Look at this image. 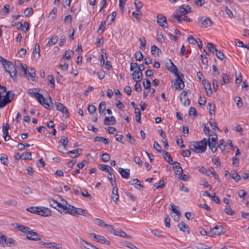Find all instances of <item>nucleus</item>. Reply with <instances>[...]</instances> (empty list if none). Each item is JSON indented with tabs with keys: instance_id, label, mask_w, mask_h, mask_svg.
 <instances>
[{
	"instance_id": "46",
	"label": "nucleus",
	"mask_w": 249,
	"mask_h": 249,
	"mask_svg": "<svg viewBox=\"0 0 249 249\" xmlns=\"http://www.w3.org/2000/svg\"><path fill=\"white\" fill-rule=\"evenodd\" d=\"M32 153L31 152H26L21 154V159L24 160H32Z\"/></svg>"
},
{
	"instance_id": "40",
	"label": "nucleus",
	"mask_w": 249,
	"mask_h": 249,
	"mask_svg": "<svg viewBox=\"0 0 249 249\" xmlns=\"http://www.w3.org/2000/svg\"><path fill=\"white\" fill-rule=\"evenodd\" d=\"M94 142H103L105 144H108V141L107 139L105 138H103L102 137L100 136H96L94 139Z\"/></svg>"
},
{
	"instance_id": "49",
	"label": "nucleus",
	"mask_w": 249,
	"mask_h": 249,
	"mask_svg": "<svg viewBox=\"0 0 249 249\" xmlns=\"http://www.w3.org/2000/svg\"><path fill=\"white\" fill-rule=\"evenodd\" d=\"M135 58L137 61H141L143 59V56L141 52H137L135 53Z\"/></svg>"
},
{
	"instance_id": "11",
	"label": "nucleus",
	"mask_w": 249,
	"mask_h": 249,
	"mask_svg": "<svg viewBox=\"0 0 249 249\" xmlns=\"http://www.w3.org/2000/svg\"><path fill=\"white\" fill-rule=\"evenodd\" d=\"M55 106L57 110L61 111L63 114H65V118L69 117V113L67 108L62 103H56Z\"/></svg>"
},
{
	"instance_id": "47",
	"label": "nucleus",
	"mask_w": 249,
	"mask_h": 249,
	"mask_svg": "<svg viewBox=\"0 0 249 249\" xmlns=\"http://www.w3.org/2000/svg\"><path fill=\"white\" fill-rule=\"evenodd\" d=\"M156 189L163 188L165 186V183L163 180L161 179L158 182L155 184Z\"/></svg>"
},
{
	"instance_id": "55",
	"label": "nucleus",
	"mask_w": 249,
	"mask_h": 249,
	"mask_svg": "<svg viewBox=\"0 0 249 249\" xmlns=\"http://www.w3.org/2000/svg\"><path fill=\"white\" fill-rule=\"evenodd\" d=\"M101 157V160L104 162H107L110 160V156L108 154L104 153Z\"/></svg>"
},
{
	"instance_id": "17",
	"label": "nucleus",
	"mask_w": 249,
	"mask_h": 249,
	"mask_svg": "<svg viewBox=\"0 0 249 249\" xmlns=\"http://www.w3.org/2000/svg\"><path fill=\"white\" fill-rule=\"evenodd\" d=\"M10 128V126L7 123H3L2 124V132L4 135L3 136L4 139L5 141L9 140L10 137L9 135L8 130Z\"/></svg>"
},
{
	"instance_id": "29",
	"label": "nucleus",
	"mask_w": 249,
	"mask_h": 249,
	"mask_svg": "<svg viewBox=\"0 0 249 249\" xmlns=\"http://www.w3.org/2000/svg\"><path fill=\"white\" fill-rule=\"evenodd\" d=\"M16 228L18 229V231L24 233H26V234L27 233H28L30 229V228L27 226L22 225H19L18 224H17Z\"/></svg>"
},
{
	"instance_id": "36",
	"label": "nucleus",
	"mask_w": 249,
	"mask_h": 249,
	"mask_svg": "<svg viewBox=\"0 0 249 249\" xmlns=\"http://www.w3.org/2000/svg\"><path fill=\"white\" fill-rule=\"evenodd\" d=\"M178 227L180 230L183 231H185L187 229V233H189V230L188 226L183 222H181L178 224Z\"/></svg>"
},
{
	"instance_id": "60",
	"label": "nucleus",
	"mask_w": 249,
	"mask_h": 249,
	"mask_svg": "<svg viewBox=\"0 0 249 249\" xmlns=\"http://www.w3.org/2000/svg\"><path fill=\"white\" fill-rule=\"evenodd\" d=\"M231 177L236 182L238 181L240 179V175H239L235 171H233V173L232 174Z\"/></svg>"
},
{
	"instance_id": "1",
	"label": "nucleus",
	"mask_w": 249,
	"mask_h": 249,
	"mask_svg": "<svg viewBox=\"0 0 249 249\" xmlns=\"http://www.w3.org/2000/svg\"><path fill=\"white\" fill-rule=\"evenodd\" d=\"M66 204V210L64 214H70L73 216L82 215L87 216L89 214L87 210L80 208H76L72 205L69 204L66 201H65Z\"/></svg>"
},
{
	"instance_id": "54",
	"label": "nucleus",
	"mask_w": 249,
	"mask_h": 249,
	"mask_svg": "<svg viewBox=\"0 0 249 249\" xmlns=\"http://www.w3.org/2000/svg\"><path fill=\"white\" fill-rule=\"evenodd\" d=\"M22 63L19 60H17L15 62V64L14 65L13 71H17V70H18L20 67H21Z\"/></svg>"
},
{
	"instance_id": "57",
	"label": "nucleus",
	"mask_w": 249,
	"mask_h": 249,
	"mask_svg": "<svg viewBox=\"0 0 249 249\" xmlns=\"http://www.w3.org/2000/svg\"><path fill=\"white\" fill-rule=\"evenodd\" d=\"M154 148L159 152L162 153V151L161 150V146L158 143V142L155 141L154 143Z\"/></svg>"
},
{
	"instance_id": "31",
	"label": "nucleus",
	"mask_w": 249,
	"mask_h": 249,
	"mask_svg": "<svg viewBox=\"0 0 249 249\" xmlns=\"http://www.w3.org/2000/svg\"><path fill=\"white\" fill-rule=\"evenodd\" d=\"M37 101L45 108L47 109L49 108L50 104L48 103L47 99L44 97L43 96L42 98H39V100Z\"/></svg>"
},
{
	"instance_id": "41",
	"label": "nucleus",
	"mask_w": 249,
	"mask_h": 249,
	"mask_svg": "<svg viewBox=\"0 0 249 249\" xmlns=\"http://www.w3.org/2000/svg\"><path fill=\"white\" fill-rule=\"evenodd\" d=\"M39 207H30L27 208L26 210L31 213L38 214Z\"/></svg>"
},
{
	"instance_id": "5",
	"label": "nucleus",
	"mask_w": 249,
	"mask_h": 249,
	"mask_svg": "<svg viewBox=\"0 0 249 249\" xmlns=\"http://www.w3.org/2000/svg\"><path fill=\"white\" fill-rule=\"evenodd\" d=\"M207 144L212 152L215 153L217 151L218 147L217 136L216 135L215 137L212 138L209 137L207 141Z\"/></svg>"
},
{
	"instance_id": "19",
	"label": "nucleus",
	"mask_w": 249,
	"mask_h": 249,
	"mask_svg": "<svg viewBox=\"0 0 249 249\" xmlns=\"http://www.w3.org/2000/svg\"><path fill=\"white\" fill-rule=\"evenodd\" d=\"M169 20L173 22L180 23L182 21V17L178 15V14L175 11L174 14L170 17Z\"/></svg>"
},
{
	"instance_id": "45",
	"label": "nucleus",
	"mask_w": 249,
	"mask_h": 249,
	"mask_svg": "<svg viewBox=\"0 0 249 249\" xmlns=\"http://www.w3.org/2000/svg\"><path fill=\"white\" fill-rule=\"evenodd\" d=\"M222 79L220 81V83L222 85L229 83V78L228 75L226 73H222Z\"/></svg>"
},
{
	"instance_id": "7",
	"label": "nucleus",
	"mask_w": 249,
	"mask_h": 249,
	"mask_svg": "<svg viewBox=\"0 0 249 249\" xmlns=\"http://www.w3.org/2000/svg\"><path fill=\"white\" fill-rule=\"evenodd\" d=\"M204 51L208 54L210 52L214 53V52L216 53V55L218 58L219 59L223 60L225 58L224 53L221 51H218L216 49V48H204Z\"/></svg>"
},
{
	"instance_id": "6",
	"label": "nucleus",
	"mask_w": 249,
	"mask_h": 249,
	"mask_svg": "<svg viewBox=\"0 0 249 249\" xmlns=\"http://www.w3.org/2000/svg\"><path fill=\"white\" fill-rule=\"evenodd\" d=\"M175 75L177 77L176 79V82L175 83V87L176 89H182L185 86L184 82L183 81V79L184 77L183 74L180 72L179 73H178L177 75Z\"/></svg>"
},
{
	"instance_id": "28",
	"label": "nucleus",
	"mask_w": 249,
	"mask_h": 249,
	"mask_svg": "<svg viewBox=\"0 0 249 249\" xmlns=\"http://www.w3.org/2000/svg\"><path fill=\"white\" fill-rule=\"evenodd\" d=\"M162 154L163 156V158H164V160H166V161L168 163H169L170 164L173 163L174 162L173 160V159L171 157V156L170 155L169 153L168 152H166L165 151H162Z\"/></svg>"
},
{
	"instance_id": "64",
	"label": "nucleus",
	"mask_w": 249,
	"mask_h": 249,
	"mask_svg": "<svg viewBox=\"0 0 249 249\" xmlns=\"http://www.w3.org/2000/svg\"><path fill=\"white\" fill-rule=\"evenodd\" d=\"M206 100L205 97L200 96L198 100V103L200 106L205 105Z\"/></svg>"
},
{
	"instance_id": "51",
	"label": "nucleus",
	"mask_w": 249,
	"mask_h": 249,
	"mask_svg": "<svg viewBox=\"0 0 249 249\" xmlns=\"http://www.w3.org/2000/svg\"><path fill=\"white\" fill-rule=\"evenodd\" d=\"M135 113L136 116L137 122L139 123H140L141 113L139 108H136L135 110Z\"/></svg>"
},
{
	"instance_id": "39",
	"label": "nucleus",
	"mask_w": 249,
	"mask_h": 249,
	"mask_svg": "<svg viewBox=\"0 0 249 249\" xmlns=\"http://www.w3.org/2000/svg\"><path fill=\"white\" fill-rule=\"evenodd\" d=\"M40 48H34L33 51V57L36 60H38L40 57Z\"/></svg>"
},
{
	"instance_id": "8",
	"label": "nucleus",
	"mask_w": 249,
	"mask_h": 249,
	"mask_svg": "<svg viewBox=\"0 0 249 249\" xmlns=\"http://www.w3.org/2000/svg\"><path fill=\"white\" fill-rule=\"evenodd\" d=\"M176 12L182 17V16H184L191 12V7L188 5L185 6H184V5H181Z\"/></svg>"
},
{
	"instance_id": "43",
	"label": "nucleus",
	"mask_w": 249,
	"mask_h": 249,
	"mask_svg": "<svg viewBox=\"0 0 249 249\" xmlns=\"http://www.w3.org/2000/svg\"><path fill=\"white\" fill-rule=\"evenodd\" d=\"M16 244V241L12 238H6V241L5 243L4 246L7 245L8 247H11L12 245H15Z\"/></svg>"
},
{
	"instance_id": "33",
	"label": "nucleus",
	"mask_w": 249,
	"mask_h": 249,
	"mask_svg": "<svg viewBox=\"0 0 249 249\" xmlns=\"http://www.w3.org/2000/svg\"><path fill=\"white\" fill-rule=\"evenodd\" d=\"M106 108V105L105 102H102L100 103L99 106V112L101 115H105L106 114L105 110Z\"/></svg>"
},
{
	"instance_id": "44",
	"label": "nucleus",
	"mask_w": 249,
	"mask_h": 249,
	"mask_svg": "<svg viewBox=\"0 0 249 249\" xmlns=\"http://www.w3.org/2000/svg\"><path fill=\"white\" fill-rule=\"evenodd\" d=\"M0 160L2 164L5 165H8V159L7 155L6 154H3L0 158Z\"/></svg>"
},
{
	"instance_id": "27",
	"label": "nucleus",
	"mask_w": 249,
	"mask_h": 249,
	"mask_svg": "<svg viewBox=\"0 0 249 249\" xmlns=\"http://www.w3.org/2000/svg\"><path fill=\"white\" fill-rule=\"evenodd\" d=\"M159 132L160 136L162 138V142L164 144V148L167 149L169 148V145L167 140L165 139V134L164 133L163 130L161 129H160L159 130Z\"/></svg>"
},
{
	"instance_id": "20",
	"label": "nucleus",
	"mask_w": 249,
	"mask_h": 249,
	"mask_svg": "<svg viewBox=\"0 0 249 249\" xmlns=\"http://www.w3.org/2000/svg\"><path fill=\"white\" fill-rule=\"evenodd\" d=\"M43 245L46 248L50 249H61L62 246L54 242H43Z\"/></svg>"
},
{
	"instance_id": "16",
	"label": "nucleus",
	"mask_w": 249,
	"mask_h": 249,
	"mask_svg": "<svg viewBox=\"0 0 249 249\" xmlns=\"http://www.w3.org/2000/svg\"><path fill=\"white\" fill-rule=\"evenodd\" d=\"M157 23L162 27H167L166 17L161 14L158 15Z\"/></svg>"
},
{
	"instance_id": "58",
	"label": "nucleus",
	"mask_w": 249,
	"mask_h": 249,
	"mask_svg": "<svg viewBox=\"0 0 249 249\" xmlns=\"http://www.w3.org/2000/svg\"><path fill=\"white\" fill-rule=\"evenodd\" d=\"M124 245L131 249H139L137 247L134 246L133 244L127 241H125V242L124 243Z\"/></svg>"
},
{
	"instance_id": "59",
	"label": "nucleus",
	"mask_w": 249,
	"mask_h": 249,
	"mask_svg": "<svg viewBox=\"0 0 249 249\" xmlns=\"http://www.w3.org/2000/svg\"><path fill=\"white\" fill-rule=\"evenodd\" d=\"M88 110L89 114H92L96 111V107L94 105L89 106Z\"/></svg>"
},
{
	"instance_id": "22",
	"label": "nucleus",
	"mask_w": 249,
	"mask_h": 249,
	"mask_svg": "<svg viewBox=\"0 0 249 249\" xmlns=\"http://www.w3.org/2000/svg\"><path fill=\"white\" fill-rule=\"evenodd\" d=\"M51 212L48 208L45 207H39L38 215L42 216H48L51 215Z\"/></svg>"
},
{
	"instance_id": "4",
	"label": "nucleus",
	"mask_w": 249,
	"mask_h": 249,
	"mask_svg": "<svg viewBox=\"0 0 249 249\" xmlns=\"http://www.w3.org/2000/svg\"><path fill=\"white\" fill-rule=\"evenodd\" d=\"M3 66L5 71L10 74L11 77L13 80L16 81L17 80V71H13L14 65L12 62L7 60L6 63L3 64Z\"/></svg>"
},
{
	"instance_id": "56",
	"label": "nucleus",
	"mask_w": 249,
	"mask_h": 249,
	"mask_svg": "<svg viewBox=\"0 0 249 249\" xmlns=\"http://www.w3.org/2000/svg\"><path fill=\"white\" fill-rule=\"evenodd\" d=\"M80 194L84 197L88 198H91V196L89 194L88 191L86 189L83 190V191H81L80 192Z\"/></svg>"
},
{
	"instance_id": "10",
	"label": "nucleus",
	"mask_w": 249,
	"mask_h": 249,
	"mask_svg": "<svg viewBox=\"0 0 249 249\" xmlns=\"http://www.w3.org/2000/svg\"><path fill=\"white\" fill-rule=\"evenodd\" d=\"M26 237L28 240L32 241H39L41 240L37 232L32 230L31 229L29 230L28 233H27Z\"/></svg>"
},
{
	"instance_id": "61",
	"label": "nucleus",
	"mask_w": 249,
	"mask_h": 249,
	"mask_svg": "<svg viewBox=\"0 0 249 249\" xmlns=\"http://www.w3.org/2000/svg\"><path fill=\"white\" fill-rule=\"evenodd\" d=\"M60 142L62 143L63 146L66 147L69 141L66 137L62 136L60 139Z\"/></svg>"
},
{
	"instance_id": "52",
	"label": "nucleus",
	"mask_w": 249,
	"mask_h": 249,
	"mask_svg": "<svg viewBox=\"0 0 249 249\" xmlns=\"http://www.w3.org/2000/svg\"><path fill=\"white\" fill-rule=\"evenodd\" d=\"M134 4L137 11H139L143 5L142 3L139 0H135Z\"/></svg>"
},
{
	"instance_id": "12",
	"label": "nucleus",
	"mask_w": 249,
	"mask_h": 249,
	"mask_svg": "<svg viewBox=\"0 0 249 249\" xmlns=\"http://www.w3.org/2000/svg\"><path fill=\"white\" fill-rule=\"evenodd\" d=\"M166 68L170 71L174 73L175 75L180 73L178 72L177 67L171 60H169V62L166 63Z\"/></svg>"
},
{
	"instance_id": "26",
	"label": "nucleus",
	"mask_w": 249,
	"mask_h": 249,
	"mask_svg": "<svg viewBox=\"0 0 249 249\" xmlns=\"http://www.w3.org/2000/svg\"><path fill=\"white\" fill-rule=\"evenodd\" d=\"M116 122L115 118L113 116L110 117H106L104 121V124L105 125H109L114 124Z\"/></svg>"
},
{
	"instance_id": "53",
	"label": "nucleus",
	"mask_w": 249,
	"mask_h": 249,
	"mask_svg": "<svg viewBox=\"0 0 249 249\" xmlns=\"http://www.w3.org/2000/svg\"><path fill=\"white\" fill-rule=\"evenodd\" d=\"M28 76L31 78H33L36 76V71L34 68H30L28 73Z\"/></svg>"
},
{
	"instance_id": "35",
	"label": "nucleus",
	"mask_w": 249,
	"mask_h": 249,
	"mask_svg": "<svg viewBox=\"0 0 249 249\" xmlns=\"http://www.w3.org/2000/svg\"><path fill=\"white\" fill-rule=\"evenodd\" d=\"M74 54V52L72 50H69L65 52L62 58H61V61L64 59V58L68 59L71 58V56H73Z\"/></svg>"
},
{
	"instance_id": "63",
	"label": "nucleus",
	"mask_w": 249,
	"mask_h": 249,
	"mask_svg": "<svg viewBox=\"0 0 249 249\" xmlns=\"http://www.w3.org/2000/svg\"><path fill=\"white\" fill-rule=\"evenodd\" d=\"M72 21V17L71 15H67L65 16L64 20V23L65 24H68L69 23H71Z\"/></svg>"
},
{
	"instance_id": "37",
	"label": "nucleus",
	"mask_w": 249,
	"mask_h": 249,
	"mask_svg": "<svg viewBox=\"0 0 249 249\" xmlns=\"http://www.w3.org/2000/svg\"><path fill=\"white\" fill-rule=\"evenodd\" d=\"M107 58V51L105 49L102 50V54L100 58V64L101 66H103L105 65V60Z\"/></svg>"
},
{
	"instance_id": "2",
	"label": "nucleus",
	"mask_w": 249,
	"mask_h": 249,
	"mask_svg": "<svg viewBox=\"0 0 249 249\" xmlns=\"http://www.w3.org/2000/svg\"><path fill=\"white\" fill-rule=\"evenodd\" d=\"M190 150L196 153H203L207 149V140L203 138L199 142H193L190 143Z\"/></svg>"
},
{
	"instance_id": "62",
	"label": "nucleus",
	"mask_w": 249,
	"mask_h": 249,
	"mask_svg": "<svg viewBox=\"0 0 249 249\" xmlns=\"http://www.w3.org/2000/svg\"><path fill=\"white\" fill-rule=\"evenodd\" d=\"M224 212L229 215H232L234 214V211L232 210L230 207H226Z\"/></svg>"
},
{
	"instance_id": "9",
	"label": "nucleus",
	"mask_w": 249,
	"mask_h": 249,
	"mask_svg": "<svg viewBox=\"0 0 249 249\" xmlns=\"http://www.w3.org/2000/svg\"><path fill=\"white\" fill-rule=\"evenodd\" d=\"M223 233V227L222 226H216L208 232V236H213V234L220 235Z\"/></svg>"
},
{
	"instance_id": "38",
	"label": "nucleus",
	"mask_w": 249,
	"mask_h": 249,
	"mask_svg": "<svg viewBox=\"0 0 249 249\" xmlns=\"http://www.w3.org/2000/svg\"><path fill=\"white\" fill-rule=\"evenodd\" d=\"M58 39V36L55 35H53L52 36V37L48 41L47 45H49V46L54 45L57 42Z\"/></svg>"
},
{
	"instance_id": "50",
	"label": "nucleus",
	"mask_w": 249,
	"mask_h": 249,
	"mask_svg": "<svg viewBox=\"0 0 249 249\" xmlns=\"http://www.w3.org/2000/svg\"><path fill=\"white\" fill-rule=\"evenodd\" d=\"M108 174L109 175V176L108 177V179L111 182V185L113 186L114 184L113 183V182H116L115 176L114 174H112L110 171L109 172V173H108Z\"/></svg>"
},
{
	"instance_id": "21",
	"label": "nucleus",
	"mask_w": 249,
	"mask_h": 249,
	"mask_svg": "<svg viewBox=\"0 0 249 249\" xmlns=\"http://www.w3.org/2000/svg\"><path fill=\"white\" fill-rule=\"evenodd\" d=\"M36 89H30L28 90V93L30 94L32 97H34L37 100H39V98H42V95L40 93H39L37 92H36Z\"/></svg>"
},
{
	"instance_id": "32",
	"label": "nucleus",
	"mask_w": 249,
	"mask_h": 249,
	"mask_svg": "<svg viewBox=\"0 0 249 249\" xmlns=\"http://www.w3.org/2000/svg\"><path fill=\"white\" fill-rule=\"evenodd\" d=\"M170 206V209L171 210V211L173 213H176L178 215V220H179V217L181 215V213L177 209L178 207L174 205L173 203L171 204Z\"/></svg>"
},
{
	"instance_id": "18",
	"label": "nucleus",
	"mask_w": 249,
	"mask_h": 249,
	"mask_svg": "<svg viewBox=\"0 0 249 249\" xmlns=\"http://www.w3.org/2000/svg\"><path fill=\"white\" fill-rule=\"evenodd\" d=\"M133 79L136 82H140L143 78L142 72L140 71H135L132 74Z\"/></svg>"
},
{
	"instance_id": "30",
	"label": "nucleus",
	"mask_w": 249,
	"mask_h": 249,
	"mask_svg": "<svg viewBox=\"0 0 249 249\" xmlns=\"http://www.w3.org/2000/svg\"><path fill=\"white\" fill-rule=\"evenodd\" d=\"M111 198L113 201L116 203L119 200V195L118 193V188L115 186L112 189V196Z\"/></svg>"
},
{
	"instance_id": "42",
	"label": "nucleus",
	"mask_w": 249,
	"mask_h": 249,
	"mask_svg": "<svg viewBox=\"0 0 249 249\" xmlns=\"http://www.w3.org/2000/svg\"><path fill=\"white\" fill-rule=\"evenodd\" d=\"M151 54L155 57L158 56L159 53H161V50L159 48H151Z\"/></svg>"
},
{
	"instance_id": "13",
	"label": "nucleus",
	"mask_w": 249,
	"mask_h": 249,
	"mask_svg": "<svg viewBox=\"0 0 249 249\" xmlns=\"http://www.w3.org/2000/svg\"><path fill=\"white\" fill-rule=\"evenodd\" d=\"M202 83L204 87L207 95L211 96L213 94V91L211 89L210 82L205 79H203Z\"/></svg>"
},
{
	"instance_id": "3",
	"label": "nucleus",
	"mask_w": 249,
	"mask_h": 249,
	"mask_svg": "<svg viewBox=\"0 0 249 249\" xmlns=\"http://www.w3.org/2000/svg\"><path fill=\"white\" fill-rule=\"evenodd\" d=\"M65 200H63V203H59L53 198H49V202L51 207L56 209L61 213L64 214L66 210V204L65 202Z\"/></svg>"
},
{
	"instance_id": "14",
	"label": "nucleus",
	"mask_w": 249,
	"mask_h": 249,
	"mask_svg": "<svg viewBox=\"0 0 249 249\" xmlns=\"http://www.w3.org/2000/svg\"><path fill=\"white\" fill-rule=\"evenodd\" d=\"M91 235H93V238L95 240L101 244H105L106 245H109L110 242L107 240L104 236L100 235H96L94 233H92Z\"/></svg>"
},
{
	"instance_id": "23",
	"label": "nucleus",
	"mask_w": 249,
	"mask_h": 249,
	"mask_svg": "<svg viewBox=\"0 0 249 249\" xmlns=\"http://www.w3.org/2000/svg\"><path fill=\"white\" fill-rule=\"evenodd\" d=\"M200 20L202 22V27L204 28L211 26L213 23V21L209 18H201Z\"/></svg>"
},
{
	"instance_id": "48",
	"label": "nucleus",
	"mask_w": 249,
	"mask_h": 249,
	"mask_svg": "<svg viewBox=\"0 0 249 249\" xmlns=\"http://www.w3.org/2000/svg\"><path fill=\"white\" fill-rule=\"evenodd\" d=\"M47 77L50 83L52 85L51 88L53 89H54V78L53 76V75H49Z\"/></svg>"
},
{
	"instance_id": "25",
	"label": "nucleus",
	"mask_w": 249,
	"mask_h": 249,
	"mask_svg": "<svg viewBox=\"0 0 249 249\" xmlns=\"http://www.w3.org/2000/svg\"><path fill=\"white\" fill-rule=\"evenodd\" d=\"M171 164L173 165L174 172L176 174H182L183 172V169H182L180 166V164L179 162L176 161L174 162L173 163Z\"/></svg>"
},
{
	"instance_id": "34",
	"label": "nucleus",
	"mask_w": 249,
	"mask_h": 249,
	"mask_svg": "<svg viewBox=\"0 0 249 249\" xmlns=\"http://www.w3.org/2000/svg\"><path fill=\"white\" fill-rule=\"evenodd\" d=\"M198 170L201 173L204 174L206 176H209L211 172V168L209 169H207L205 168L204 166H199Z\"/></svg>"
},
{
	"instance_id": "24",
	"label": "nucleus",
	"mask_w": 249,
	"mask_h": 249,
	"mask_svg": "<svg viewBox=\"0 0 249 249\" xmlns=\"http://www.w3.org/2000/svg\"><path fill=\"white\" fill-rule=\"evenodd\" d=\"M118 171L124 178H128L130 176V170L128 169H124L122 168H119Z\"/></svg>"
},
{
	"instance_id": "15",
	"label": "nucleus",
	"mask_w": 249,
	"mask_h": 249,
	"mask_svg": "<svg viewBox=\"0 0 249 249\" xmlns=\"http://www.w3.org/2000/svg\"><path fill=\"white\" fill-rule=\"evenodd\" d=\"M187 40L191 45H196L197 44V47H202L203 46L202 42L200 39H196L191 35L188 36Z\"/></svg>"
}]
</instances>
